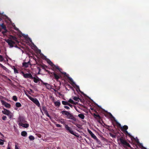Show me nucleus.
<instances>
[{"label": "nucleus", "instance_id": "obj_1", "mask_svg": "<svg viewBox=\"0 0 149 149\" xmlns=\"http://www.w3.org/2000/svg\"><path fill=\"white\" fill-rule=\"evenodd\" d=\"M117 141L118 144L122 145L124 147H128L131 148L130 145L127 142L123 137L121 136L119 138H118Z\"/></svg>", "mask_w": 149, "mask_h": 149}, {"label": "nucleus", "instance_id": "obj_2", "mask_svg": "<svg viewBox=\"0 0 149 149\" xmlns=\"http://www.w3.org/2000/svg\"><path fill=\"white\" fill-rule=\"evenodd\" d=\"M61 113L67 116L68 118L72 119L74 121H76V118L70 112L66 111H61Z\"/></svg>", "mask_w": 149, "mask_h": 149}, {"label": "nucleus", "instance_id": "obj_3", "mask_svg": "<svg viewBox=\"0 0 149 149\" xmlns=\"http://www.w3.org/2000/svg\"><path fill=\"white\" fill-rule=\"evenodd\" d=\"M30 100L33 102L34 104H35L37 106L39 107L40 108V111L42 113L43 115H44L43 112L42 111V109L41 108L40 104L38 100L36 98H34L32 97L31 98Z\"/></svg>", "mask_w": 149, "mask_h": 149}, {"label": "nucleus", "instance_id": "obj_4", "mask_svg": "<svg viewBox=\"0 0 149 149\" xmlns=\"http://www.w3.org/2000/svg\"><path fill=\"white\" fill-rule=\"evenodd\" d=\"M30 100L33 102L34 104H35L37 106L39 107L40 108V111L42 113L43 115H44L43 112L42 111V109L41 108L40 104L38 100L36 98H34L32 97L31 98Z\"/></svg>", "mask_w": 149, "mask_h": 149}, {"label": "nucleus", "instance_id": "obj_5", "mask_svg": "<svg viewBox=\"0 0 149 149\" xmlns=\"http://www.w3.org/2000/svg\"><path fill=\"white\" fill-rule=\"evenodd\" d=\"M47 62L50 65H51L53 67V69H58L59 70L60 72H61V69H60L58 66L54 65L50 60L48 59L47 60Z\"/></svg>", "mask_w": 149, "mask_h": 149}, {"label": "nucleus", "instance_id": "obj_6", "mask_svg": "<svg viewBox=\"0 0 149 149\" xmlns=\"http://www.w3.org/2000/svg\"><path fill=\"white\" fill-rule=\"evenodd\" d=\"M6 41L10 46V48L13 47H14V45L15 44V42L13 41L12 40H10L7 39L6 40Z\"/></svg>", "mask_w": 149, "mask_h": 149}, {"label": "nucleus", "instance_id": "obj_7", "mask_svg": "<svg viewBox=\"0 0 149 149\" xmlns=\"http://www.w3.org/2000/svg\"><path fill=\"white\" fill-rule=\"evenodd\" d=\"M65 129L68 131H69L71 134L75 135V136H77L75 134L74 132L71 129V128L68 126V125H65Z\"/></svg>", "mask_w": 149, "mask_h": 149}, {"label": "nucleus", "instance_id": "obj_8", "mask_svg": "<svg viewBox=\"0 0 149 149\" xmlns=\"http://www.w3.org/2000/svg\"><path fill=\"white\" fill-rule=\"evenodd\" d=\"M1 102L2 104L3 105H4V106L6 108H10V107L11 106L9 104L2 100H1Z\"/></svg>", "mask_w": 149, "mask_h": 149}, {"label": "nucleus", "instance_id": "obj_9", "mask_svg": "<svg viewBox=\"0 0 149 149\" xmlns=\"http://www.w3.org/2000/svg\"><path fill=\"white\" fill-rule=\"evenodd\" d=\"M26 122V121L22 117H19L18 119V123L19 126L21 125L20 123L22 124Z\"/></svg>", "mask_w": 149, "mask_h": 149}, {"label": "nucleus", "instance_id": "obj_10", "mask_svg": "<svg viewBox=\"0 0 149 149\" xmlns=\"http://www.w3.org/2000/svg\"><path fill=\"white\" fill-rule=\"evenodd\" d=\"M22 74L23 76V77L26 78H30L31 79V78H33V76L30 73H26L25 74L24 72H22Z\"/></svg>", "mask_w": 149, "mask_h": 149}, {"label": "nucleus", "instance_id": "obj_11", "mask_svg": "<svg viewBox=\"0 0 149 149\" xmlns=\"http://www.w3.org/2000/svg\"><path fill=\"white\" fill-rule=\"evenodd\" d=\"M42 109L46 115L50 118H51V117L49 115L46 107L45 106H43L42 107Z\"/></svg>", "mask_w": 149, "mask_h": 149}, {"label": "nucleus", "instance_id": "obj_12", "mask_svg": "<svg viewBox=\"0 0 149 149\" xmlns=\"http://www.w3.org/2000/svg\"><path fill=\"white\" fill-rule=\"evenodd\" d=\"M68 78L70 81L71 82L70 83L72 85H75L76 87L78 89L79 91H80L79 86L76 84L73 81L72 79V78L70 77H68Z\"/></svg>", "mask_w": 149, "mask_h": 149}, {"label": "nucleus", "instance_id": "obj_13", "mask_svg": "<svg viewBox=\"0 0 149 149\" xmlns=\"http://www.w3.org/2000/svg\"><path fill=\"white\" fill-rule=\"evenodd\" d=\"M88 132L90 134L92 138L94 139L97 137L89 129L87 130Z\"/></svg>", "mask_w": 149, "mask_h": 149}, {"label": "nucleus", "instance_id": "obj_14", "mask_svg": "<svg viewBox=\"0 0 149 149\" xmlns=\"http://www.w3.org/2000/svg\"><path fill=\"white\" fill-rule=\"evenodd\" d=\"M41 82L43 84V85H45L47 89H49L52 88L51 86L49 84L43 82L42 81H41Z\"/></svg>", "mask_w": 149, "mask_h": 149}, {"label": "nucleus", "instance_id": "obj_15", "mask_svg": "<svg viewBox=\"0 0 149 149\" xmlns=\"http://www.w3.org/2000/svg\"><path fill=\"white\" fill-rule=\"evenodd\" d=\"M3 110L2 111V112L4 114L7 115L10 111L9 110H8L5 108H3Z\"/></svg>", "mask_w": 149, "mask_h": 149}, {"label": "nucleus", "instance_id": "obj_16", "mask_svg": "<svg viewBox=\"0 0 149 149\" xmlns=\"http://www.w3.org/2000/svg\"><path fill=\"white\" fill-rule=\"evenodd\" d=\"M65 121L66 120L63 118H61L59 120V121L61 123V124H63L65 125Z\"/></svg>", "mask_w": 149, "mask_h": 149}, {"label": "nucleus", "instance_id": "obj_17", "mask_svg": "<svg viewBox=\"0 0 149 149\" xmlns=\"http://www.w3.org/2000/svg\"><path fill=\"white\" fill-rule=\"evenodd\" d=\"M20 124L21 125H19L20 126H22V127H24L25 128H27L29 126V124L28 123H23L22 124H21V123H20Z\"/></svg>", "mask_w": 149, "mask_h": 149}, {"label": "nucleus", "instance_id": "obj_18", "mask_svg": "<svg viewBox=\"0 0 149 149\" xmlns=\"http://www.w3.org/2000/svg\"><path fill=\"white\" fill-rule=\"evenodd\" d=\"M30 65V63L29 61L27 63L24 62L23 63V66L25 68L28 67Z\"/></svg>", "mask_w": 149, "mask_h": 149}, {"label": "nucleus", "instance_id": "obj_19", "mask_svg": "<svg viewBox=\"0 0 149 149\" xmlns=\"http://www.w3.org/2000/svg\"><path fill=\"white\" fill-rule=\"evenodd\" d=\"M128 128V127L127 126L124 125L121 127V130L122 131L124 132L125 131V130H127Z\"/></svg>", "mask_w": 149, "mask_h": 149}, {"label": "nucleus", "instance_id": "obj_20", "mask_svg": "<svg viewBox=\"0 0 149 149\" xmlns=\"http://www.w3.org/2000/svg\"><path fill=\"white\" fill-rule=\"evenodd\" d=\"M54 104L56 107H59L61 104V103L59 100H58L56 102H55Z\"/></svg>", "mask_w": 149, "mask_h": 149}, {"label": "nucleus", "instance_id": "obj_21", "mask_svg": "<svg viewBox=\"0 0 149 149\" xmlns=\"http://www.w3.org/2000/svg\"><path fill=\"white\" fill-rule=\"evenodd\" d=\"M27 133L26 131H23L21 133V135L24 137H26L27 136Z\"/></svg>", "mask_w": 149, "mask_h": 149}, {"label": "nucleus", "instance_id": "obj_22", "mask_svg": "<svg viewBox=\"0 0 149 149\" xmlns=\"http://www.w3.org/2000/svg\"><path fill=\"white\" fill-rule=\"evenodd\" d=\"M38 78V77H33V78H31V79H33V81L35 83H37L39 81Z\"/></svg>", "mask_w": 149, "mask_h": 149}, {"label": "nucleus", "instance_id": "obj_23", "mask_svg": "<svg viewBox=\"0 0 149 149\" xmlns=\"http://www.w3.org/2000/svg\"><path fill=\"white\" fill-rule=\"evenodd\" d=\"M7 116L9 117L10 119H11L13 118V113L10 111L8 114Z\"/></svg>", "mask_w": 149, "mask_h": 149}, {"label": "nucleus", "instance_id": "obj_24", "mask_svg": "<svg viewBox=\"0 0 149 149\" xmlns=\"http://www.w3.org/2000/svg\"><path fill=\"white\" fill-rule=\"evenodd\" d=\"M68 102L75 104H76L77 103V102H74L73 100L71 99H69V100L68 101Z\"/></svg>", "mask_w": 149, "mask_h": 149}, {"label": "nucleus", "instance_id": "obj_25", "mask_svg": "<svg viewBox=\"0 0 149 149\" xmlns=\"http://www.w3.org/2000/svg\"><path fill=\"white\" fill-rule=\"evenodd\" d=\"M78 116L81 119H84V118L85 116L84 115L82 114H80L78 115Z\"/></svg>", "mask_w": 149, "mask_h": 149}, {"label": "nucleus", "instance_id": "obj_26", "mask_svg": "<svg viewBox=\"0 0 149 149\" xmlns=\"http://www.w3.org/2000/svg\"><path fill=\"white\" fill-rule=\"evenodd\" d=\"M22 36L24 37L25 38L29 39V40L31 42H32V40L31 39L28 37L27 35H25L24 34H23Z\"/></svg>", "mask_w": 149, "mask_h": 149}, {"label": "nucleus", "instance_id": "obj_27", "mask_svg": "<svg viewBox=\"0 0 149 149\" xmlns=\"http://www.w3.org/2000/svg\"><path fill=\"white\" fill-rule=\"evenodd\" d=\"M53 75H54V77L56 79H58L59 78V75L56 74H55V73H54V74H53Z\"/></svg>", "mask_w": 149, "mask_h": 149}, {"label": "nucleus", "instance_id": "obj_28", "mask_svg": "<svg viewBox=\"0 0 149 149\" xmlns=\"http://www.w3.org/2000/svg\"><path fill=\"white\" fill-rule=\"evenodd\" d=\"M15 106L17 107H19L21 106L22 105L20 103L17 102L16 103Z\"/></svg>", "mask_w": 149, "mask_h": 149}, {"label": "nucleus", "instance_id": "obj_29", "mask_svg": "<svg viewBox=\"0 0 149 149\" xmlns=\"http://www.w3.org/2000/svg\"><path fill=\"white\" fill-rule=\"evenodd\" d=\"M29 139L30 140H33L35 138L34 137L30 135L29 136Z\"/></svg>", "mask_w": 149, "mask_h": 149}, {"label": "nucleus", "instance_id": "obj_30", "mask_svg": "<svg viewBox=\"0 0 149 149\" xmlns=\"http://www.w3.org/2000/svg\"><path fill=\"white\" fill-rule=\"evenodd\" d=\"M1 26L2 29H3L4 30H6V26L2 24H1Z\"/></svg>", "mask_w": 149, "mask_h": 149}, {"label": "nucleus", "instance_id": "obj_31", "mask_svg": "<svg viewBox=\"0 0 149 149\" xmlns=\"http://www.w3.org/2000/svg\"><path fill=\"white\" fill-rule=\"evenodd\" d=\"M97 142L99 144H100L101 143V141L99 140L97 137H96L95 139Z\"/></svg>", "mask_w": 149, "mask_h": 149}, {"label": "nucleus", "instance_id": "obj_32", "mask_svg": "<svg viewBox=\"0 0 149 149\" xmlns=\"http://www.w3.org/2000/svg\"><path fill=\"white\" fill-rule=\"evenodd\" d=\"M13 99L15 101H17V96H13Z\"/></svg>", "mask_w": 149, "mask_h": 149}, {"label": "nucleus", "instance_id": "obj_33", "mask_svg": "<svg viewBox=\"0 0 149 149\" xmlns=\"http://www.w3.org/2000/svg\"><path fill=\"white\" fill-rule=\"evenodd\" d=\"M68 102H67L65 101H62V104L64 105H68Z\"/></svg>", "mask_w": 149, "mask_h": 149}, {"label": "nucleus", "instance_id": "obj_34", "mask_svg": "<svg viewBox=\"0 0 149 149\" xmlns=\"http://www.w3.org/2000/svg\"><path fill=\"white\" fill-rule=\"evenodd\" d=\"M73 99L77 101H79V98L77 97H74L73 98Z\"/></svg>", "mask_w": 149, "mask_h": 149}, {"label": "nucleus", "instance_id": "obj_35", "mask_svg": "<svg viewBox=\"0 0 149 149\" xmlns=\"http://www.w3.org/2000/svg\"><path fill=\"white\" fill-rule=\"evenodd\" d=\"M4 60V58L2 55H0V61H3Z\"/></svg>", "mask_w": 149, "mask_h": 149}, {"label": "nucleus", "instance_id": "obj_36", "mask_svg": "<svg viewBox=\"0 0 149 149\" xmlns=\"http://www.w3.org/2000/svg\"><path fill=\"white\" fill-rule=\"evenodd\" d=\"M124 132L126 135H128L129 136H131L130 134L127 131L125 130V131Z\"/></svg>", "mask_w": 149, "mask_h": 149}, {"label": "nucleus", "instance_id": "obj_37", "mask_svg": "<svg viewBox=\"0 0 149 149\" xmlns=\"http://www.w3.org/2000/svg\"><path fill=\"white\" fill-rule=\"evenodd\" d=\"M0 145H3L4 144V141L0 139Z\"/></svg>", "mask_w": 149, "mask_h": 149}, {"label": "nucleus", "instance_id": "obj_38", "mask_svg": "<svg viewBox=\"0 0 149 149\" xmlns=\"http://www.w3.org/2000/svg\"><path fill=\"white\" fill-rule=\"evenodd\" d=\"M25 94L26 95V96L29 98V99L30 100L31 99V98L32 97L30 96L29 95L27 94L26 93H25Z\"/></svg>", "mask_w": 149, "mask_h": 149}, {"label": "nucleus", "instance_id": "obj_39", "mask_svg": "<svg viewBox=\"0 0 149 149\" xmlns=\"http://www.w3.org/2000/svg\"><path fill=\"white\" fill-rule=\"evenodd\" d=\"M14 72L15 73H18L17 70L15 68H14Z\"/></svg>", "mask_w": 149, "mask_h": 149}, {"label": "nucleus", "instance_id": "obj_40", "mask_svg": "<svg viewBox=\"0 0 149 149\" xmlns=\"http://www.w3.org/2000/svg\"><path fill=\"white\" fill-rule=\"evenodd\" d=\"M7 118V117L6 116H3L2 117V119L4 120H6Z\"/></svg>", "mask_w": 149, "mask_h": 149}, {"label": "nucleus", "instance_id": "obj_41", "mask_svg": "<svg viewBox=\"0 0 149 149\" xmlns=\"http://www.w3.org/2000/svg\"><path fill=\"white\" fill-rule=\"evenodd\" d=\"M55 125H56V127H61V125L59 124L56 123Z\"/></svg>", "mask_w": 149, "mask_h": 149}, {"label": "nucleus", "instance_id": "obj_42", "mask_svg": "<svg viewBox=\"0 0 149 149\" xmlns=\"http://www.w3.org/2000/svg\"><path fill=\"white\" fill-rule=\"evenodd\" d=\"M136 142L137 143L139 144V145L140 146H143L142 145V144H141V143H139V139H137V140H136Z\"/></svg>", "mask_w": 149, "mask_h": 149}, {"label": "nucleus", "instance_id": "obj_43", "mask_svg": "<svg viewBox=\"0 0 149 149\" xmlns=\"http://www.w3.org/2000/svg\"><path fill=\"white\" fill-rule=\"evenodd\" d=\"M5 97L1 95H0V100H3L4 99Z\"/></svg>", "mask_w": 149, "mask_h": 149}, {"label": "nucleus", "instance_id": "obj_44", "mask_svg": "<svg viewBox=\"0 0 149 149\" xmlns=\"http://www.w3.org/2000/svg\"><path fill=\"white\" fill-rule=\"evenodd\" d=\"M68 105L70 107H71V108L72 107L73 105H72L70 104L69 102L68 103Z\"/></svg>", "mask_w": 149, "mask_h": 149}, {"label": "nucleus", "instance_id": "obj_45", "mask_svg": "<svg viewBox=\"0 0 149 149\" xmlns=\"http://www.w3.org/2000/svg\"><path fill=\"white\" fill-rule=\"evenodd\" d=\"M64 107L67 109H70L69 107L68 106H64Z\"/></svg>", "mask_w": 149, "mask_h": 149}, {"label": "nucleus", "instance_id": "obj_46", "mask_svg": "<svg viewBox=\"0 0 149 149\" xmlns=\"http://www.w3.org/2000/svg\"><path fill=\"white\" fill-rule=\"evenodd\" d=\"M7 32V30L6 29V30H4V31H3L2 33L3 34H4L5 33H6Z\"/></svg>", "mask_w": 149, "mask_h": 149}, {"label": "nucleus", "instance_id": "obj_47", "mask_svg": "<svg viewBox=\"0 0 149 149\" xmlns=\"http://www.w3.org/2000/svg\"><path fill=\"white\" fill-rule=\"evenodd\" d=\"M110 136L113 137H115V136L114 135L112 134H110Z\"/></svg>", "mask_w": 149, "mask_h": 149}, {"label": "nucleus", "instance_id": "obj_48", "mask_svg": "<svg viewBox=\"0 0 149 149\" xmlns=\"http://www.w3.org/2000/svg\"><path fill=\"white\" fill-rule=\"evenodd\" d=\"M14 29H15V30H17V31L18 30V29L17 28H16V27H14Z\"/></svg>", "mask_w": 149, "mask_h": 149}, {"label": "nucleus", "instance_id": "obj_49", "mask_svg": "<svg viewBox=\"0 0 149 149\" xmlns=\"http://www.w3.org/2000/svg\"><path fill=\"white\" fill-rule=\"evenodd\" d=\"M94 115L97 117H100V116L99 115L94 114Z\"/></svg>", "mask_w": 149, "mask_h": 149}, {"label": "nucleus", "instance_id": "obj_50", "mask_svg": "<svg viewBox=\"0 0 149 149\" xmlns=\"http://www.w3.org/2000/svg\"><path fill=\"white\" fill-rule=\"evenodd\" d=\"M0 135L2 136L3 137V135L0 132Z\"/></svg>", "mask_w": 149, "mask_h": 149}, {"label": "nucleus", "instance_id": "obj_51", "mask_svg": "<svg viewBox=\"0 0 149 149\" xmlns=\"http://www.w3.org/2000/svg\"><path fill=\"white\" fill-rule=\"evenodd\" d=\"M7 149H11L10 147H9V146H8Z\"/></svg>", "mask_w": 149, "mask_h": 149}, {"label": "nucleus", "instance_id": "obj_52", "mask_svg": "<svg viewBox=\"0 0 149 149\" xmlns=\"http://www.w3.org/2000/svg\"><path fill=\"white\" fill-rule=\"evenodd\" d=\"M62 73L63 74H66V72H62Z\"/></svg>", "mask_w": 149, "mask_h": 149}, {"label": "nucleus", "instance_id": "obj_53", "mask_svg": "<svg viewBox=\"0 0 149 149\" xmlns=\"http://www.w3.org/2000/svg\"><path fill=\"white\" fill-rule=\"evenodd\" d=\"M0 65L1 66H2V67L3 66V65L2 64H1V63H0Z\"/></svg>", "mask_w": 149, "mask_h": 149}, {"label": "nucleus", "instance_id": "obj_54", "mask_svg": "<svg viewBox=\"0 0 149 149\" xmlns=\"http://www.w3.org/2000/svg\"><path fill=\"white\" fill-rule=\"evenodd\" d=\"M30 91H31V92H32V90L31 89H30Z\"/></svg>", "mask_w": 149, "mask_h": 149}, {"label": "nucleus", "instance_id": "obj_55", "mask_svg": "<svg viewBox=\"0 0 149 149\" xmlns=\"http://www.w3.org/2000/svg\"><path fill=\"white\" fill-rule=\"evenodd\" d=\"M70 121V122H71L72 123H73V122L72 121Z\"/></svg>", "mask_w": 149, "mask_h": 149}, {"label": "nucleus", "instance_id": "obj_56", "mask_svg": "<svg viewBox=\"0 0 149 149\" xmlns=\"http://www.w3.org/2000/svg\"><path fill=\"white\" fill-rule=\"evenodd\" d=\"M1 31V29L0 28V32Z\"/></svg>", "mask_w": 149, "mask_h": 149}, {"label": "nucleus", "instance_id": "obj_57", "mask_svg": "<svg viewBox=\"0 0 149 149\" xmlns=\"http://www.w3.org/2000/svg\"><path fill=\"white\" fill-rule=\"evenodd\" d=\"M1 19L0 18V21H1Z\"/></svg>", "mask_w": 149, "mask_h": 149}, {"label": "nucleus", "instance_id": "obj_58", "mask_svg": "<svg viewBox=\"0 0 149 149\" xmlns=\"http://www.w3.org/2000/svg\"><path fill=\"white\" fill-rule=\"evenodd\" d=\"M28 93H29V94H31V93H30V92H28Z\"/></svg>", "mask_w": 149, "mask_h": 149}, {"label": "nucleus", "instance_id": "obj_59", "mask_svg": "<svg viewBox=\"0 0 149 149\" xmlns=\"http://www.w3.org/2000/svg\"><path fill=\"white\" fill-rule=\"evenodd\" d=\"M119 125L120 126H121V125H120V124H119Z\"/></svg>", "mask_w": 149, "mask_h": 149}]
</instances>
